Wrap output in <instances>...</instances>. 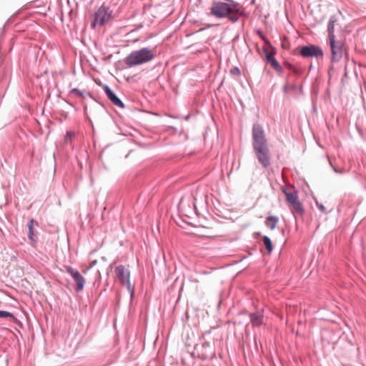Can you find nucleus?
Returning a JSON list of instances; mask_svg holds the SVG:
<instances>
[{
    "label": "nucleus",
    "instance_id": "nucleus-5",
    "mask_svg": "<svg viewBox=\"0 0 366 366\" xmlns=\"http://www.w3.org/2000/svg\"><path fill=\"white\" fill-rule=\"evenodd\" d=\"M117 277L121 284L126 287L130 295V297H134V289L129 280L130 272L123 265H119L115 268Z\"/></svg>",
    "mask_w": 366,
    "mask_h": 366
},
{
    "label": "nucleus",
    "instance_id": "nucleus-15",
    "mask_svg": "<svg viewBox=\"0 0 366 366\" xmlns=\"http://www.w3.org/2000/svg\"><path fill=\"white\" fill-rule=\"evenodd\" d=\"M337 21V18L335 16H331L328 24H327V32L329 36V39L333 41V39H335V36L334 34V26L335 24Z\"/></svg>",
    "mask_w": 366,
    "mask_h": 366
},
{
    "label": "nucleus",
    "instance_id": "nucleus-6",
    "mask_svg": "<svg viewBox=\"0 0 366 366\" xmlns=\"http://www.w3.org/2000/svg\"><path fill=\"white\" fill-rule=\"evenodd\" d=\"M197 352V357L202 360H212L215 357V352L209 342H204L197 344L194 347Z\"/></svg>",
    "mask_w": 366,
    "mask_h": 366
},
{
    "label": "nucleus",
    "instance_id": "nucleus-18",
    "mask_svg": "<svg viewBox=\"0 0 366 366\" xmlns=\"http://www.w3.org/2000/svg\"><path fill=\"white\" fill-rule=\"evenodd\" d=\"M262 242L266 247L268 254H270L273 250V244L270 238L267 236H264L262 237Z\"/></svg>",
    "mask_w": 366,
    "mask_h": 366
},
{
    "label": "nucleus",
    "instance_id": "nucleus-7",
    "mask_svg": "<svg viewBox=\"0 0 366 366\" xmlns=\"http://www.w3.org/2000/svg\"><path fill=\"white\" fill-rule=\"evenodd\" d=\"M300 54L304 58H319L322 57L324 55V52L322 48L315 44H309L302 46L300 51Z\"/></svg>",
    "mask_w": 366,
    "mask_h": 366
},
{
    "label": "nucleus",
    "instance_id": "nucleus-11",
    "mask_svg": "<svg viewBox=\"0 0 366 366\" xmlns=\"http://www.w3.org/2000/svg\"><path fill=\"white\" fill-rule=\"evenodd\" d=\"M104 91L107 98L117 107L119 108H124V104L123 102L116 95V94L111 89L108 85H104Z\"/></svg>",
    "mask_w": 366,
    "mask_h": 366
},
{
    "label": "nucleus",
    "instance_id": "nucleus-17",
    "mask_svg": "<svg viewBox=\"0 0 366 366\" xmlns=\"http://www.w3.org/2000/svg\"><path fill=\"white\" fill-rule=\"evenodd\" d=\"M292 206L293 210L295 213L299 215H303L305 214L304 207L299 199L291 204Z\"/></svg>",
    "mask_w": 366,
    "mask_h": 366
},
{
    "label": "nucleus",
    "instance_id": "nucleus-8",
    "mask_svg": "<svg viewBox=\"0 0 366 366\" xmlns=\"http://www.w3.org/2000/svg\"><path fill=\"white\" fill-rule=\"evenodd\" d=\"M66 271L72 277L74 281L75 282V290L77 292L81 291L84 289L85 285L84 277L78 270L74 269L70 266L66 267Z\"/></svg>",
    "mask_w": 366,
    "mask_h": 366
},
{
    "label": "nucleus",
    "instance_id": "nucleus-21",
    "mask_svg": "<svg viewBox=\"0 0 366 366\" xmlns=\"http://www.w3.org/2000/svg\"><path fill=\"white\" fill-rule=\"evenodd\" d=\"M75 134V132L73 131H67L64 137V142L66 144L71 143Z\"/></svg>",
    "mask_w": 366,
    "mask_h": 366
},
{
    "label": "nucleus",
    "instance_id": "nucleus-9",
    "mask_svg": "<svg viewBox=\"0 0 366 366\" xmlns=\"http://www.w3.org/2000/svg\"><path fill=\"white\" fill-rule=\"evenodd\" d=\"M263 52L265 54L267 62L269 63L277 71H282V67L274 58V55L276 54L275 49L274 47H271V49H268L264 47Z\"/></svg>",
    "mask_w": 366,
    "mask_h": 366
},
{
    "label": "nucleus",
    "instance_id": "nucleus-25",
    "mask_svg": "<svg viewBox=\"0 0 366 366\" xmlns=\"http://www.w3.org/2000/svg\"><path fill=\"white\" fill-rule=\"evenodd\" d=\"M257 34H259V36L262 39H264V38H265V37H264V35L263 34V33H262L261 31L258 30V31H257Z\"/></svg>",
    "mask_w": 366,
    "mask_h": 366
},
{
    "label": "nucleus",
    "instance_id": "nucleus-23",
    "mask_svg": "<svg viewBox=\"0 0 366 366\" xmlns=\"http://www.w3.org/2000/svg\"><path fill=\"white\" fill-rule=\"evenodd\" d=\"M317 207L319 209V210L321 211L322 213H325V214L327 213V209L323 204L317 202Z\"/></svg>",
    "mask_w": 366,
    "mask_h": 366
},
{
    "label": "nucleus",
    "instance_id": "nucleus-14",
    "mask_svg": "<svg viewBox=\"0 0 366 366\" xmlns=\"http://www.w3.org/2000/svg\"><path fill=\"white\" fill-rule=\"evenodd\" d=\"M0 318H2V319H8V318H9L16 325H18L19 327H22L21 322L19 319H17L14 315V314L12 312L0 310Z\"/></svg>",
    "mask_w": 366,
    "mask_h": 366
},
{
    "label": "nucleus",
    "instance_id": "nucleus-2",
    "mask_svg": "<svg viewBox=\"0 0 366 366\" xmlns=\"http://www.w3.org/2000/svg\"><path fill=\"white\" fill-rule=\"evenodd\" d=\"M252 139L257 159L264 168H267L271 164L269 149L264 130L258 123L252 126Z\"/></svg>",
    "mask_w": 366,
    "mask_h": 366
},
{
    "label": "nucleus",
    "instance_id": "nucleus-4",
    "mask_svg": "<svg viewBox=\"0 0 366 366\" xmlns=\"http://www.w3.org/2000/svg\"><path fill=\"white\" fill-rule=\"evenodd\" d=\"M112 18V11L109 6L102 5L94 13L91 26L94 29L97 25L103 26Z\"/></svg>",
    "mask_w": 366,
    "mask_h": 366
},
{
    "label": "nucleus",
    "instance_id": "nucleus-13",
    "mask_svg": "<svg viewBox=\"0 0 366 366\" xmlns=\"http://www.w3.org/2000/svg\"><path fill=\"white\" fill-rule=\"evenodd\" d=\"M291 189L293 191H290L289 189L286 188L282 189V192L286 196V200L290 204H293L294 202L298 200L297 192L295 190L294 187H292Z\"/></svg>",
    "mask_w": 366,
    "mask_h": 366
},
{
    "label": "nucleus",
    "instance_id": "nucleus-12",
    "mask_svg": "<svg viewBox=\"0 0 366 366\" xmlns=\"http://www.w3.org/2000/svg\"><path fill=\"white\" fill-rule=\"evenodd\" d=\"M249 317L253 327H259L263 324L264 310L260 309L254 312H249Z\"/></svg>",
    "mask_w": 366,
    "mask_h": 366
},
{
    "label": "nucleus",
    "instance_id": "nucleus-16",
    "mask_svg": "<svg viewBox=\"0 0 366 366\" xmlns=\"http://www.w3.org/2000/svg\"><path fill=\"white\" fill-rule=\"evenodd\" d=\"M37 224V222H35L33 219H30L27 223L28 227V238L31 242H36V239L35 238V235L34 233V224Z\"/></svg>",
    "mask_w": 366,
    "mask_h": 366
},
{
    "label": "nucleus",
    "instance_id": "nucleus-3",
    "mask_svg": "<svg viewBox=\"0 0 366 366\" xmlns=\"http://www.w3.org/2000/svg\"><path fill=\"white\" fill-rule=\"evenodd\" d=\"M154 58L152 51L147 47L133 51L126 58L125 63L129 67L143 64Z\"/></svg>",
    "mask_w": 366,
    "mask_h": 366
},
{
    "label": "nucleus",
    "instance_id": "nucleus-22",
    "mask_svg": "<svg viewBox=\"0 0 366 366\" xmlns=\"http://www.w3.org/2000/svg\"><path fill=\"white\" fill-rule=\"evenodd\" d=\"M230 74L233 75L240 76L241 75V71L237 66H234L230 69Z\"/></svg>",
    "mask_w": 366,
    "mask_h": 366
},
{
    "label": "nucleus",
    "instance_id": "nucleus-1",
    "mask_svg": "<svg viewBox=\"0 0 366 366\" xmlns=\"http://www.w3.org/2000/svg\"><path fill=\"white\" fill-rule=\"evenodd\" d=\"M210 14L219 19H227L233 24L237 22L240 16L245 15L240 4L234 0L213 1Z\"/></svg>",
    "mask_w": 366,
    "mask_h": 366
},
{
    "label": "nucleus",
    "instance_id": "nucleus-20",
    "mask_svg": "<svg viewBox=\"0 0 366 366\" xmlns=\"http://www.w3.org/2000/svg\"><path fill=\"white\" fill-rule=\"evenodd\" d=\"M70 94H75L76 95L77 97H81V98H85L86 96L89 95V93H86L85 91L84 90H80L77 88H74L72 89L71 91H70Z\"/></svg>",
    "mask_w": 366,
    "mask_h": 366
},
{
    "label": "nucleus",
    "instance_id": "nucleus-26",
    "mask_svg": "<svg viewBox=\"0 0 366 366\" xmlns=\"http://www.w3.org/2000/svg\"><path fill=\"white\" fill-rule=\"evenodd\" d=\"M97 263V260H94L92 262V267H93L94 265H95Z\"/></svg>",
    "mask_w": 366,
    "mask_h": 366
},
{
    "label": "nucleus",
    "instance_id": "nucleus-24",
    "mask_svg": "<svg viewBox=\"0 0 366 366\" xmlns=\"http://www.w3.org/2000/svg\"><path fill=\"white\" fill-rule=\"evenodd\" d=\"M333 167V170H334V172L335 173H337V174H344L345 173V170L344 169H337L335 167Z\"/></svg>",
    "mask_w": 366,
    "mask_h": 366
},
{
    "label": "nucleus",
    "instance_id": "nucleus-19",
    "mask_svg": "<svg viewBox=\"0 0 366 366\" xmlns=\"http://www.w3.org/2000/svg\"><path fill=\"white\" fill-rule=\"evenodd\" d=\"M267 221L271 222V224H267V226L271 229L273 230L277 227V224L279 222V218L277 216H269L267 217Z\"/></svg>",
    "mask_w": 366,
    "mask_h": 366
},
{
    "label": "nucleus",
    "instance_id": "nucleus-10",
    "mask_svg": "<svg viewBox=\"0 0 366 366\" xmlns=\"http://www.w3.org/2000/svg\"><path fill=\"white\" fill-rule=\"evenodd\" d=\"M330 45L332 51V61L337 62L342 57L343 44L340 41L335 42V39L330 40Z\"/></svg>",
    "mask_w": 366,
    "mask_h": 366
}]
</instances>
